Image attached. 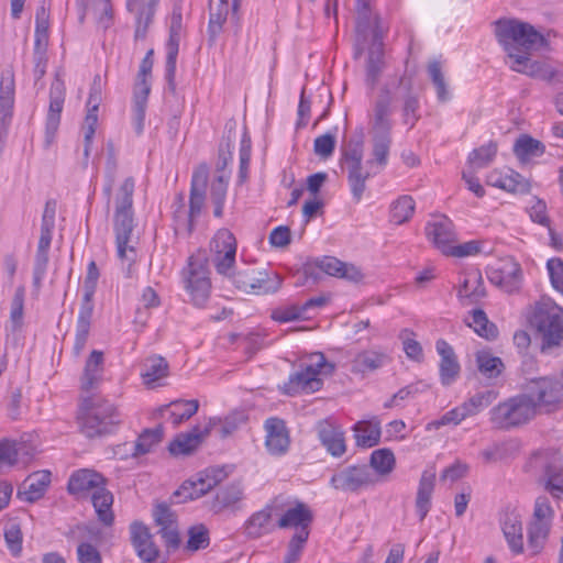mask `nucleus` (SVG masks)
<instances>
[{"label":"nucleus","instance_id":"nucleus-51","mask_svg":"<svg viewBox=\"0 0 563 563\" xmlns=\"http://www.w3.org/2000/svg\"><path fill=\"white\" fill-rule=\"evenodd\" d=\"M415 212V200L410 196H401L391 203L390 221L395 224L407 222Z\"/></svg>","mask_w":563,"mask_h":563},{"label":"nucleus","instance_id":"nucleus-42","mask_svg":"<svg viewBox=\"0 0 563 563\" xmlns=\"http://www.w3.org/2000/svg\"><path fill=\"white\" fill-rule=\"evenodd\" d=\"M388 360L384 353L368 350L358 353L352 362V372L367 373L380 368Z\"/></svg>","mask_w":563,"mask_h":563},{"label":"nucleus","instance_id":"nucleus-52","mask_svg":"<svg viewBox=\"0 0 563 563\" xmlns=\"http://www.w3.org/2000/svg\"><path fill=\"white\" fill-rule=\"evenodd\" d=\"M497 398L495 390H485L475 394L468 400L464 401L461 406L466 417H472L487 408Z\"/></svg>","mask_w":563,"mask_h":563},{"label":"nucleus","instance_id":"nucleus-49","mask_svg":"<svg viewBox=\"0 0 563 563\" xmlns=\"http://www.w3.org/2000/svg\"><path fill=\"white\" fill-rule=\"evenodd\" d=\"M254 286L250 288L249 294L267 295L276 292L283 284V279L278 274L268 275L266 272H260L254 275Z\"/></svg>","mask_w":563,"mask_h":563},{"label":"nucleus","instance_id":"nucleus-57","mask_svg":"<svg viewBox=\"0 0 563 563\" xmlns=\"http://www.w3.org/2000/svg\"><path fill=\"white\" fill-rule=\"evenodd\" d=\"M497 150V143L489 141L487 144L473 150L468 155V162L477 168H484L494 161Z\"/></svg>","mask_w":563,"mask_h":563},{"label":"nucleus","instance_id":"nucleus-24","mask_svg":"<svg viewBox=\"0 0 563 563\" xmlns=\"http://www.w3.org/2000/svg\"><path fill=\"white\" fill-rule=\"evenodd\" d=\"M398 95L402 101L401 112L402 122L412 129L416 123L420 120V100L419 96L413 90L412 80L400 77L397 85Z\"/></svg>","mask_w":563,"mask_h":563},{"label":"nucleus","instance_id":"nucleus-19","mask_svg":"<svg viewBox=\"0 0 563 563\" xmlns=\"http://www.w3.org/2000/svg\"><path fill=\"white\" fill-rule=\"evenodd\" d=\"M428 240L446 254L456 240L454 224L450 218L444 214L435 216L428 221L424 228Z\"/></svg>","mask_w":563,"mask_h":563},{"label":"nucleus","instance_id":"nucleus-14","mask_svg":"<svg viewBox=\"0 0 563 563\" xmlns=\"http://www.w3.org/2000/svg\"><path fill=\"white\" fill-rule=\"evenodd\" d=\"M231 471L230 466L209 467L205 472L200 473L197 479L184 482V484L174 493L173 497H183L178 503L198 499L223 482Z\"/></svg>","mask_w":563,"mask_h":563},{"label":"nucleus","instance_id":"nucleus-16","mask_svg":"<svg viewBox=\"0 0 563 563\" xmlns=\"http://www.w3.org/2000/svg\"><path fill=\"white\" fill-rule=\"evenodd\" d=\"M210 251L217 273L230 274L236 255V240L233 233L228 229L218 230L210 242Z\"/></svg>","mask_w":563,"mask_h":563},{"label":"nucleus","instance_id":"nucleus-54","mask_svg":"<svg viewBox=\"0 0 563 563\" xmlns=\"http://www.w3.org/2000/svg\"><path fill=\"white\" fill-rule=\"evenodd\" d=\"M163 439V427L144 430L137 438L134 445V455H143L152 451Z\"/></svg>","mask_w":563,"mask_h":563},{"label":"nucleus","instance_id":"nucleus-5","mask_svg":"<svg viewBox=\"0 0 563 563\" xmlns=\"http://www.w3.org/2000/svg\"><path fill=\"white\" fill-rule=\"evenodd\" d=\"M495 34L512 63L516 55H527L528 51L547 45L545 37L531 24L516 19L497 20Z\"/></svg>","mask_w":563,"mask_h":563},{"label":"nucleus","instance_id":"nucleus-27","mask_svg":"<svg viewBox=\"0 0 563 563\" xmlns=\"http://www.w3.org/2000/svg\"><path fill=\"white\" fill-rule=\"evenodd\" d=\"M103 353L93 350L86 361L84 373L80 377V389L82 396L91 395L99 387L103 379Z\"/></svg>","mask_w":563,"mask_h":563},{"label":"nucleus","instance_id":"nucleus-53","mask_svg":"<svg viewBox=\"0 0 563 563\" xmlns=\"http://www.w3.org/2000/svg\"><path fill=\"white\" fill-rule=\"evenodd\" d=\"M396 464L395 455L389 449H378L372 452L369 465L379 475H388Z\"/></svg>","mask_w":563,"mask_h":563},{"label":"nucleus","instance_id":"nucleus-43","mask_svg":"<svg viewBox=\"0 0 563 563\" xmlns=\"http://www.w3.org/2000/svg\"><path fill=\"white\" fill-rule=\"evenodd\" d=\"M544 151L545 146L542 142L527 134L520 135L514 145V153L521 162H527L532 157H539L543 155Z\"/></svg>","mask_w":563,"mask_h":563},{"label":"nucleus","instance_id":"nucleus-2","mask_svg":"<svg viewBox=\"0 0 563 563\" xmlns=\"http://www.w3.org/2000/svg\"><path fill=\"white\" fill-rule=\"evenodd\" d=\"M67 492L77 499L90 495L98 521L104 527L114 523L112 510L113 494L107 488V478L90 468H80L71 473L67 483Z\"/></svg>","mask_w":563,"mask_h":563},{"label":"nucleus","instance_id":"nucleus-21","mask_svg":"<svg viewBox=\"0 0 563 563\" xmlns=\"http://www.w3.org/2000/svg\"><path fill=\"white\" fill-rule=\"evenodd\" d=\"M510 68L547 82L559 81L561 77L560 71L551 64L542 60H531L529 53L527 55H516L515 63L510 65Z\"/></svg>","mask_w":563,"mask_h":563},{"label":"nucleus","instance_id":"nucleus-58","mask_svg":"<svg viewBox=\"0 0 563 563\" xmlns=\"http://www.w3.org/2000/svg\"><path fill=\"white\" fill-rule=\"evenodd\" d=\"M309 536L310 534H306V531L303 530H300L299 533L292 534L287 544V551L283 563H298L300 561Z\"/></svg>","mask_w":563,"mask_h":563},{"label":"nucleus","instance_id":"nucleus-55","mask_svg":"<svg viewBox=\"0 0 563 563\" xmlns=\"http://www.w3.org/2000/svg\"><path fill=\"white\" fill-rule=\"evenodd\" d=\"M428 74L430 79L435 87L437 98L440 102H446L450 100V92L448 89V85L442 73L441 63L438 60H432L428 65Z\"/></svg>","mask_w":563,"mask_h":563},{"label":"nucleus","instance_id":"nucleus-47","mask_svg":"<svg viewBox=\"0 0 563 563\" xmlns=\"http://www.w3.org/2000/svg\"><path fill=\"white\" fill-rule=\"evenodd\" d=\"M148 96L150 88L145 87L142 88L140 91L133 92V126L137 135H141L144 131Z\"/></svg>","mask_w":563,"mask_h":563},{"label":"nucleus","instance_id":"nucleus-11","mask_svg":"<svg viewBox=\"0 0 563 563\" xmlns=\"http://www.w3.org/2000/svg\"><path fill=\"white\" fill-rule=\"evenodd\" d=\"M183 278L192 303L202 308L210 296L211 289L207 260L196 255L189 256L187 267L183 269Z\"/></svg>","mask_w":563,"mask_h":563},{"label":"nucleus","instance_id":"nucleus-63","mask_svg":"<svg viewBox=\"0 0 563 563\" xmlns=\"http://www.w3.org/2000/svg\"><path fill=\"white\" fill-rule=\"evenodd\" d=\"M466 415L462 408V406L455 407L451 409L450 411L445 412L440 419L433 420L427 424V430H438L442 426L446 424H459L464 419H466Z\"/></svg>","mask_w":563,"mask_h":563},{"label":"nucleus","instance_id":"nucleus-33","mask_svg":"<svg viewBox=\"0 0 563 563\" xmlns=\"http://www.w3.org/2000/svg\"><path fill=\"white\" fill-rule=\"evenodd\" d=\"M157 0H126L130 12L136 14L135 38H144L152 23Z\"/></svg>","mask_w":563,"mask_h":563},{"label":"nucleus","instance_id":"nucleus-23","mask_svg":"<svg viewBox=\"0 0 563 563\" xmlns=\"http://www.w3.org/2000/svg\"><path fill=\"white\" fill-rule=\"evenodd\" d=\"M486 275L492 284L510 292L518 288L521 268L517 262L508 258L498 263L497 266L489 267Z\"/></svg>","mask_w":563,"mask_h":563},{"label":"nucleus","instance_id":"nucleus-37","mask_svg":"<svg viewBox=\"0 0 563 563\" xmlns=\"http://www.w3.org/2000/svg\"><path fill=\"white\" fill-rule=\"evenodd\" d=\"M168 373L167 361L161 355H152L144 360L141 377L146 386L153 387L157 380L167 377Z\"/></svg>","mask_w":563,"mask_h":563},{"label":"nucleus","instance_id":"nucleus-35","mask_svg":"<svg viewBox=\"0 0 563 563\" xmlns=\"http://www.w3.org/2000/svg\"><path fill=\"white\" fill-rule=\"evenodd\" d=\"M51 483V473L42 471L30 475L23 483V490H19V497L27 503H34L42 498Z\"/></svg>","mask_w":563,"mask_h":563},{"label":"nucleus","instance_id":"nucleus-50","mask_svg":"<svg viewBox=\"0 0 563 563\" xmlns=\"http://www.w3.org/2000/svg\"><path fill=\"white\" fill-rule=\"evenodd\" d=\"M472 314V323H468L470 327H473L474 331L479 335L487 340H494L498 335L497 327L490 322L483 309H474L471 312Z\"/></svg>","mask_w":563,"mask_h":563},{"label":"nucleus","instance_id":"nucleus-1","mask_svg":"<svg viewBox=\"0 0 563 563\" xmlns=\"http://www.w3.org/2000/svg\"><path fill=\"white\" fill-rule=\"evenodd\" d=\"M393 102L394 96L388 86L382 87L373 104L371 115L372 151L366 161L371 168L379 173L387 166L393 143Z\"/></svg>","mask_w":563,"mask_h":563},{"label":"nucleus","instance_id":"nucleus-45","mask_svg":"<svg viewBox=\"0 0 563 563\" xmlns=\"http://www.w3.org/2000/svg\"><path fill=\"white\" fill-rule=\"evenodd\" d=\"M476 364L479 373L489 379L497 378L505 368L501 358L488 351L476 353Z\"/></svg>","mask_w":563,"mask_h":563},{"label":"nucleus","instance_id":"nucleus-36","mask_svg":"<svg viewBox=\"0 0 563 563\" xmlns=\"http://www.w3.org/2000/svg\"><path fill=\"white\" fill-rule=\"evenodd\" d=\"M435 474L433 472H423L419 481L417 497H416V509L420 521H422L430 508H431V496L434 489Z\"/></svg>","mask_w":563,"mask_h":563},{"label":"nucleus","instance_id":"nucleus-10","mask_svg":"<svg viewBox=\"0 0 563 563\" xmlns=\"http://www.w3.org/2000/svg\"><path fill=\"white\" fill-rule=\"evenodd\" d=\"M363 141L350 142L342 152L341 164L346 169L347 183L355 202H360L366 190V180L379 174L363 163Z\"/></svg>","mask_w":563,"mask_h":563},{"label":"nucleus","instance_id":"nucleus-26","mask_svg":"<svg viewBox=\"0 0 563 563\" xmlns=\"http://www.w3.org/2000/svg\"><path fill=\"white\" fill-rule=\"evenodd\" d=\"M435 349L441 357L439 364L441 384L443 386H450L460 375V363L453 347L445 340L439 339L435 342Z\"/></svg>","mask_w":563,"mask_h":563},{"label":"nucleus","instance_id":"nucleus-4","mask_svg":"<svg viewBox=\"0 0 563 563\" xmlns=\"http://www.w3.org/2000/svg\"><path fill=\"white\" fill-rule=\"evenodd\" d=\"M80 431L89 439L112 433L121 423L117 407L99 394L85 395L78 411Z\"/></svg>","mask_w":563,"mask_h":563},{"label":"nucleus","instance_id":"nucleus-39","mask_svg":"<svg viewBox=\"0 0 563 563\" xmlns=\"http://www.w3.org/2000/svg\"><path fill=\"white\" fill-rule=\"evenodd\" d=\"M93 312L92 302H81L80 310L78 313V320L76 324V336L74 343V352L76 355L80 354L85 349L91 324V318Z\"/></svg>","mask_w":563,"mask_h":563},{"label":"nucleus","instance_id":"nucleus-32","mask_svg":"<svg viewBox=\"0 0 563 563\" xmlns=\"http://www.w3.org/2000/svg\"><path fill=\"white\" fill-rule=\"evenodd\" d=\"M101 100H102V97H100V96L89 95L87 103H86L87 113H86L85 121L82 124L84 165H85V167L88 165V159L90 156L93 137H95L96 129L98 125V110H99Z\"/></svg>","mask_w":563,"mask_h":563},{"label":"nucleus","instance_id":"nucleus-31","mask_svg":"<svg viewBox=\"0 0 563 563\" xmlns=\"http://www.w3.org/2000/svg\"><path fill=\"white\" fill-rule=\"evenodd\" d=\"M316 267L330 276L344 278L353 283H358L364 277L361 269L355 265L344 263L334 256H323L317 260Z\"/></svg>","mask_w":563,"mask_h":563},{"label":"nucleus","instance_id":"nucleus-62","mask_svg":"<svg viewBox=\"0 0 563 563\" xmlns=\"http://www.w3.org/2000/svg\"><path fill=\"white\" fill-rule=\"evenodd\" d=\"M272 319L279 323H286L299 319H306V312L302 305H291L284 308H277L272 311Z\"/></svg>","mask_w":563,"mask_h":563},{"label":"nucleus","instance_id":"nucleus-60","mask_svg":"<svg viewBox=\"0 0 563 563\" xmlns=\"http://www.w3.org/2000/svg\"><path fill=\"white\" fill-rule=\"evenodd\" d=\"M503 185V190L514 194H528L531 188L530 183L512 169L505 173Z\"/></svg>","mask_w":563,"mask_h":563},{"label":"nucleus","instance_id":"nucleus-29","mask_svg":"<svg viewBox=\"0 0 563 563\" xmlns=\"http://www.w3.org/2000/svg\"><path fill=\"white\" fill-rule=\"evenodd\" d=\"M267 432L265 445L273 455H283L289 448V435L284 420L279 418H268L265 421Z\"/></svg>","mask_w":563,"mask_h":563},{"label":"nucleus","instance_id":"nucleus-44","mask_svg":"<svg viewBox=\"0 0 563 563\" xmlns=\"http://www.w3.org/2000/svg\"><path fill=\"white\" fill-rule=\"evenodd\" d=\"M179 41L180 35L169 33V37L167 41V55H166V63H165V78L168 84V88L172 91H175L176 84H175V75H176V62L179 51Z\"/></svg>","mask_w":563,"mask_h":563},{"label":"nucleus","instance_id":"nucleus-17","mask_svg":"<svg viewBox=\"0 0 563 563\" xmlns=\"http://www.w3.org/2000/svg\"><path fill=\"white\" fill-rule=\"evenodd\" d=\"M245 498L244 486L241 481H234L220 487L209 501V509L214 515L236 512L242 509Z\"/></svg>","mask_w":563,"mask_h":563},{"label":"nucleus","instance_id":"nucleus-41","mask_svg":"<svg viewBox=\"0 0 563 563\" xmlns=\"http://www.w3.org/2000/svg\"><path fill=\"white\" fill-rule=\"evenodd\" d=\"M501 529L509 548L515 554L523 551L522 525L515 515H506L501 521Z\"/></svg>","mask_w":563,"mask_h":563},{"label":"nucleus","instance_id":"nucleus-12","mask_svg":"<svg viewBox=\"0 0 563 563\" xmlns=\"http://www.w3.org/2000/svg\"><path fill=\"white\" fill-rule=\"evenodd\" d=\"M523 394L534 404L536 415L540 409L551 412L563 399V384L552 377H539L526 385Z\"/></svg>","mask_w":563,"mask_h":563},{"label":"nucleus","instance_id":"nucleus-30","mask_svg":"<svg viewBox=\"0 0 563 563\" xmlns=\"http://www.w3.org/2000/svg\"><path fill=\"white\" fill-rule=\"evenodd\" d=\"M277 512L275 503L267 504L254 512L243 525V533L250 539H258L273 531L272 516Z\"/></svg>","mask_w":563,"mask_h":563},{"label":"nucleus","instance_id":"nucleus-25","mask_svg":"<svg viewBox=\"0 0 563 563\" xmlns=\"http://www.w3.org/2000/svg\"><path fill=\"white\" fill-rule=\"evenodd\" d=\"M312 521L313 514L309 506L302 501H297L294 507L284 511L277 521V527L280 529L294 528V533H299L300 530H303L306 534H310Z\"/></svg>","mask_w":563,"mask_h":563},{"label":"nucleus","instance_id":"nucleus-7","mask_svg":"<svg viewBox=\"0 0 563 563\" xmlns=\"http://www.w3.org/2000/svg\"><path fill=\"white\" fill-rule=\"evenodd\" d=\"M530 323L541 336V352L548 353L561 345L563 340V308L551 299L537 302Z\"/></svg>","mask_w":563,"mask_h":563},{"label":"nucleus","instance_id":"nucleus-15","mask_svg":"<svg viewBox=\"0 0 563 563\" xmlns=\"http://www.w3.org/2000/svg\"><path fill=\"white\" fill-rule=\"evenodd\" d=\"M376 482L377 478L369 466L362 464L350 465L335 472L330 479V485L336 490L358 493L374 486Z\"/></svg>","mask_w":563,"mask_h":563},{"label":"nucleus","instance_id":"nucleus-18","mask_svg":"<svg viewBox=\"0 0 563 563\" xmlns=\"http://www.w3.org/2000/svg\"><path fill=\"white\" fill-rule=\"evenodd\" d=\"M66 88L59 74L55 75V79L49 89V107L46 115L45 133L46 143L51 144L58 130L60 123V114L64 108Z\"/></svg>","mask_w":563,"mask_h":563},{"label":"nucleus","instance_id":"nucleus-22","mask_svg":"<svg viewBox=\"0 0 563 563\" xmlns=\"http://www.w3.org/2000/svg\"><path fill=\"white\" fill-rule=\"evenodd\" d=\"M131 542L137 556L145 563H153L159 555V550L153 541L150 529L140 521L130 525Z\"/></svg>","mask_w":563,"mask_h":563},{"label":"nucleus","instance_id":"nucleus-34","mask_svg":"<svg viewBox=\"0 0 563 563\" xmlns=\"http://www.w3.org/2000/svg\"><path fill=\"white\" fill-rule=\"evenodd\" d=\"M208 433V429L200 431L198 427L190 432L180 433L169 443L168 451L174 456L189 455L198 449Z\"/></svg>","mask_w":563,"mask_h":563},{"label":"nucleus","instance_id":"nucleus-64","mask_svg":"<svg viewBox=\"0 0 563 563\" xmlns=\"http://www.w3.org/2000/svg\"><path fill=\"white\" fill-rule=\"evenodd\" d=\"M550 280L555 290L563 294V261L552 257L547 263Z\"/></svg>","mask_w":563,"mask_h":563},{"label":"nucleus","instance_id":"nucleus-8","mask_svg":"<svg viewBox=\"0 0 563 563\" xmlns=\"http://www.w3.org/2000/svg\"><path fill=\"white\" fill-rule=\"evenodd\" d=\"M488 415L492 427L501 431L526 426L537 416L534 404L523 393L498 402Z\"/></svg>","mask_w":563,"mask_h":563},{"label":"nucleus","instance_id":"nucleus-40","mask_svg":"<svg viewBox=\"0 0 563 563\" xmlns=\"http://www.w3.org/2000/svg\"><path fill=\"white\" fill-rule=\"evenodd\" d=\"M354 438L357 446L373 448L380 441L379 421H358L353 427Z\"/></svg>","mask_w":563,"mask_h":563},{"label":"nucleus","instance_id":"nucleus-46","mask_svg":"<svg viewBox=\"0 0 563 563\" xmlns=\"http://www.w3.org/2000/svg\"><path fill=\"white\" fill-rule=\"evenodd\" d=\"M168 407H172L170 411V420L174 426H179L181 422L190 419L199 408V402L196 399L191 400H175L169 405H165L161 408V410H165Z\"/></svg>","mask_w":563,"mask_h":563},{"label":"nucleus","instance_id":"nucleus-38","mask_svg":"<svg viewBox=\"0 0 563 563\" xmlns=\"http://www.w3.org/2000/svg\"><path fill=\"white\" fill-rule=\"evenodd\" d=\"M229 11V0H218L216 5L210 2L208 23V41L210 45L216 43L218 35L222 32Z\"/></svg>","mask_w":563,"mask_h":563},{"label":"nucleus","instance_id":"nucleus-6","mask_svg":"<svg viewBox=\"0 0 563 563\" xmlns=\"http://www.w3.org/2000/svg\"><path fill=\"white\" fill-rule=\"evenodd\" d=\"M208 167L199 166L192 174L189 196V208H186L185 199L178 194L173 202V219L176 234L190 235L195 229V219L200 214L205 205V188L208 180Z\"/></svg>","mask_w":563,"mask_h":563},{"label":"nucleus","instance_id":"nucleus-56","mask_svg":"<svg viewBox=\"0 0 563 563\" xmlns=\"http://www.w3.org/2000/svg\"><path fill=\"white\" fill-rule=\"evenodd\" d=\"M24 298H25V288H24V286H19L15 289L14 296L11 301L10 322H11V331L12 332H16V331L21 330V328L23 325Z\"/></svg>","mask_w":563,"mask_h":563},{"label":"nucleus","instance_id":"nucleus-48","mask_svg":"<svg viewBox=\"0 0 563 563\" xmlns=\"http://www.w3.org/2000/svg\"><path fill=\"white\" fill-rule=\"evenodd\" d=\"M107 162H106V184L103 187V194L110 203L113 185L115 183V175L118 169V158L114 143L109 140L106 144Z\"/></svg>","mask_w":563,"mask_h":563},{"label":"nucleus","instance_id":"nucleus-13","mask_svg":"<svg viewBox=\"0 0 563 563\" xmlns=\"http://www.w3.org/2000/svg\"><path fill=\"white\" fill-rule=\"evenodd\" d=\"M554 511L545 496L534 501L532 520L528 526V547L533 554H539L549 538Z\"/></svg>","mask_w":563,"mask_h":563},{"label":"nucleus","instance_id":"nucleus-9","mask_svg":"<svg viewBox=\"0 0 563 563\" xmlns=\"http://www.w3.org/2000/svg\"><path fill=\"white\" fill-rule=\"evenodd\" d=\"M313 357H316V362L301 364L300 371L289 375L288 380L280 387L283 394L295 396L312 394L321 389L323 382L320 374H331L334 371V365L328 363L322 353H317Z\"/></svg>","mask_w":563,"mask_h":563},{"label":"nucleus","instance_id":"nucleus-20","mask_svg":"<svg viewBox=\"0 0 563 563\" xmlns=\"http://www.w3.org/2000/svg\"><path fill=\"white\" fill-rule=\"evenodd\" d=\"M375 31L372 45L368 49L366 62V86L373 91L379 81V78L385 68L384 60V43L382 36L378 34V18L375 16Z\"/></svg>","mask_w":563,"mask_h":563},{"label":"nucleus","instance_id":"nucleus-59","mask_svg":"<svg viewBox=\"0 0 563 563\" xmlns=\"http://www.w3.org/2000/svg\"><path fill=\"white\" fill-rule=\"evenodd\" d=\"M252 142L249 133L244 131L240 142V166L238 181L244 184L249 177V166L251 161Z\"/></svg>","mask_w":563,"mask_h":563},{"label":"nucleus","instance_id":"nucleus-3","mask_svg":"<svg viewBox=\"0 0 563 563\" xmlns=\"http://www.w3.org/2000/svg\"><path fill=\"white\" fill-rule=\"evenodd\" d=\"M135 180L132 176L126 177L120 185L114 196V232L117 253L120 260L128 262L126 276H131L132 265L135 261V249L129 246L131 234L134 229L133 219V194Z\"/></svg>","mask_w":563,"mask_h":563},{"label":"nucleus","instance_id":"nucleus-28","mask_svg":"<svg viewBox=\"0 0 563 563\" xmlns=\"http://www.w3.org/2000/svg\"><path fill=\"white\" fill-rule=\"evenodd\" d=\"M318 438L327 451L335 457L342 456L346 451L344 432L329 420H321L317 424Z\"/></svg>","mask_w":563,"mask_h":563},{"label":"nucleus","instance_id":"nucleus-61","mask_svg":"<svg viewBox=\"0 0 563 563\" xmlns=\"http://www.w3.org/2000/svg\"><path fill=\"white\" fill-rule=\"evenodd\" d=\"M188 537L189 538L186 548L189 551L206 549L210 543L209 531L202 525L191 527L188 531Z\"/></svg>","mask_w":563,"mask_h":563}]
</instances>
